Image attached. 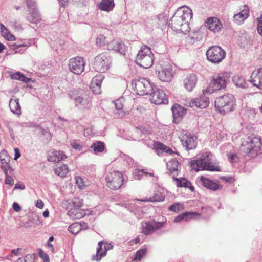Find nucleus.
<instances>
[{
  "instance_id": "4d7b16f0",
  "label": "nucleus",
  "mask_w": 262,
  "mask_h": 262,
  "mask_svg": "<svg viewBox=\"0 0 262 262\" xmlns=\"http://www.w3.org/2000/svg\"><path fill=\"white\" fill-rule=\"evenodd\" d=\"M35 206L37 208L42 209L44 206V203L41 200H38L36 202Z\"/></svg>"
},
{
  "instance_id": "0e129e2a",
  "label": "nucleus",
  "mask_w": 262,
  "mask_h": 262,
  "mask_svg": "<svg viewBox=\"0 0 262 262\" xmlns=\"http://www.w3.org/2000/svg\"><path fill=\"white\" fill-rule=\"evenodd\" d=\"M12 46L13 47V49H17L18 48H19V47H26L27 45L24 43L14 44L13 45H12Z\"/></svg>"
},
{
  "instance_id": "cd10ccee",
  "label": "nucleus",
  "mask_w": 262,
  "mask_h": 262,
  "mask_svg": "<svg viewBox=\"0 0 262 262\" xmlns=\"http://www.w3.org/2000/svg\"><path fill=\"white\" fill-rule=\"evenodd\" d=\"M9 107L14 114L18 115L21 114V108L19 103V99L16 97L11 99L9 101Z\"/></svg>"
},
{
  "instance_id": "aec40b11",
  "label": "nucleus",
  "mask_w": 262,
  "mask_h": 262,
  "mask_svg": "<svg viewBox=\"0 0 262 262\" xmlns=\"http://www.w3.org/2000/svg\"><path fill=\"white\" fill-rule=\"evenodd\" d=\"M104 78V76L101 74H97L93 78L90 87L92 91L95 94H99L101 93V83Z\"/></svg>"
},
{
  "instance_id": "c756f323",
  "label": "nucleus",
  "mask_w": 262,
  "mask_h": 262,
  "mask_svg": "<svg viewBox=\"0 0 262 262\" xmlns=\"http://www.w3.org/2000/svg\"><path fill=\"white\" fill-rule=\"evenodd\" d=\"M75 105L80 109L89 108L91 106V103L88 98H83L80 96L75 98Z\"/></svg>"
},
{
  "instance_id": "6e6552de",
  "label": "nucleus",
  "mask_w": 262,
  "mask_h": 262,
  "mask_svg": "<svg viewBox=\"0 0 262 262\" xmlns=\"http://www.w3.org/2000/svg\"><path fill=\"white\" fill-rule=\"evenodd\" d=\"M111 59L107 53L98 55L94 59L93 68L98 72H105L110 68Z\"/></svg>"
},
{
  "instance_id": "b1692460",
  "label": "nucleus",
  "mask_w": 262,
  "mask_h": 262,
  "mask_svg": "<svg viewBox=\"0 0 262 262\" xmlns=\"http://www.w3.org/2000/svg\"><path fill=\"white\" fill-rule=\"evenodd\" d=\"M67 158V156L62 151H56L54 149L49 151L48 156L49 161L57 162Z\"/></svg>"
},
{
  "instance_id": "2f4dec72",
  "label": "nucleus",
  "mask_w": 262,
  "mask_h": 262,
  "mask_svg": "<svg viewBox=\"0 0 262 262\" xmlns=\"http://www.w3.org/2000/svg\"><path fill=\"white\" fill-rule=\"evenodd\" d=\"M173 179L176 181V185L178 187L189 188L191 191H194V187L191 185V183L186 179L184 178H176L174 176L173 177Z\"/></svg>"
},
{
  "instance_id": "a18cd8bd",
  "label": "nucleus",
  "mask_w": 262,
  "mask_h": 262,
  "mask_svg": "<svg viewBox=\"0 0 262 262\" xmlns=\"http://www.w3.org/2000/svg\"><path fill=\"white\" fill-rule=\"evenodd\" d=\"M183 209V205L180 203H176L171 205L169 207V210L174 212H178L182 210Z\"/></svg>"
},
{
  "instance_id": "2eb2a0df",
  "label": "nucleus",
  "mask_w": 262,
  "mask_h": 262,
  "mask_svg": "<svg viewBox=\"0 0 262 262\" xmlns=\"http://www.w3.org/2000/svg\"><path fill=\"white\" fill-rule=\"evenodd\" d=\"M149 94L151 96V102L155 104H167L168 102L165 93L159 88L154 87L153 91Z\"/></svg>"
},
{
  "instance_id": "052dcab7",
  "label": "nucleus",
  "mask_w": 262,
  "mask_h": 262,
  "mask_svg": "<svg viewBox=\"0 0 262 262\" xmlns=\"http://www.w3.org/2000/svg\"><path fill=\"white\" fill-rule=\"evenodd\" d=\"M25 188V186L23 184H16L15 185L14 189H21L24 190Z\"/></svg>"
},
{
  "instance_id": "774afa93",
  "label": "nucleus",
  "mask_w": 262,
  "mask_h": 262,
  "mask_svg": "<svg viewBox=\"0 0 262 262\" xmlns=\"http://www.w3.org/2000/svg\"><path fill=\"white\" fill-rule=\"evenodd\" d=\"M49 216V212L48 210H45L43 213V216L44 217H48Z\"/></svg>"
},
{
  "instance_id": "39448f33",
  "label": "nucleus",
  "mask_w": 262,
  "mask_h": 262,
  "mask_svg": "<svg viewBox=\"0 0 262 262\" xmlns=\"http://www.w3.org/2000/svg\"><path fill=\"white\" fill-rule=\"evenodd\" d=\"M215 106L219 112L223 114L233 111L235 107L234 96L231 94H227L217 98L215 101Z\"/></svg>"
},
{
  "instance_id": "0eeeda50",
  "label": "nucleus",
  "mask_w": 262,
  "mask_h": 262,
  "mask_svg": "<svg viewBox=\"0 0 262 262\" xmlns=\"http://www.w3.org/2000/svg\"><path fill=\"white\" fill-rule=\"evenodd\" d=\"M132 85L136 93L139 95H148L153 91L154 86L148 79L145 78L133 80Z\"/></svg>"
},
{
  "instance_id": "20e7f679",
  "label": "nucleus",
  "mask_w": 262,
  "mask_h": 262,
  "mask_svg": "<svg viewBox=\"0 0 262 262\" xmlns=\"http://www.w3.org/2000/svg\"><path fill=\"white\" fill-rule=\"evenodd\" d=\"M230 73L227 72L218 73L214 75L208 86L203 91V93H213L224 89L229 82Z\"/></svg>"
},
{
  "instance_id": "58836bf2",
  "label": "nucleus",
  "mask_w": 262,
  "mask_h": 262,
  "mask_svg": "<svg viewBox=\"0 0 262 262\" xmlns=\"http://www.w3.org/2000/svg\"><path fill=\"white\" fill-rule=\"evenodd\" d=\"M82 230L81 223H75L71 224L68 228V230L72 234L76 235Z\"/></svg>"
},
{
  "instance_id": "c9c22d12",
  "label": "nucleus",
  "mask_w": 262,
  "mask_h": 262,
  "mask_svg": "<svg viewBox=\"0 0 262 262\" xmlns=\"http://www.w3.org/2000/svg\"><path fill=\"white\" fill-rule=\"evenodd\" d=\"M0 30L2 35L8 40H14V36L11 34L7 28L2 24L0 23Z\"/></svg>"
},
{
  "instance_id": "4468645a",
  "label": "nucleus",
  "mask_w": 262,
  "mask_h": 262,
  "mask_svg": "<svg viewBox=\"0 0 262 262\" xmlns=\"http://www.w3.org/2000/svg\"><path fill=\"white\" fill-rule=\"evenodd\" d=\"M200 96L196 99H188L185 101V105L188 107H196L200 108H205L207 107L209 104V98L205 95Z\"/></svg>"
},
{
  "instance_id": "423d86ee",
  "label": "nucleus",
  "mask_w": 262,
  "mask_h": 262,
  "mask_svg": "<svg viewBox=\"0 0 262 262\" xmlns=\"http://www.w3.org/2000/svg\"><path fill=\"white\" fill-rule=\"evenodd\" d=\"M136 62L144 69L151 67L154 62V54L149 47L143 46L140 48L136 57Z\"/></svg>"
},
{
  "instance_id": "69168bd1",
  "label": "nucleus",
  "mask_w": 262,
  "mask_h": 262,
  "mask_svg": "<svg viewBox=\"0 0 262 262\" xmlns=\"http://www.w3.org/2000/svg\"><path fill=\"white\" fill-rule=\"evenodd\" d=\"M82 179L81 178H76V182L79 186V187L81 188V183H82Z\"/></svg>"
},
{
  "instance_id": "dca6fc26",
  "label": "nucleus",
  "mask_w": 262,
  "mask_h": 262,
  "mask_svg": "<svg viewBox=\"0 0 262 262\" xmlns=\"http://www.w3.org/2000/svg\"><path fill=\"white\" fill-rule=\"evenodd\" d=\"M164 222L153 221L143 222L141 223L142 233L145 235H149L156 230L164 226Z\"/></svg>"
},
{
  "instance_id": "393cba45",
  "label": "nucleus",
  "mask_w": 262,
  "mask_h": 262,
  "mask_svg": "<svg viewBox=\"0 0 262 262\" xmlns=\"http://www.w3.org/2000/svg\"><path fill=\"white\" fill-rule=\"evenodd\" d=\"M198 81V78L195 74L188 75L184 80V85L185 89L189 92H191L195 86Z\"/></svg>"
},
{
  "instance_id": "bf43d9fd",
  "label": "nucleus",
  "mask_w": 262,
  "mask_h": 262,
  "mask_svg": "<svg viewBox=\"0 0 262 262\" xmlns=\"http://www.w3.org/2000/svg\"><path fill=\"white\" fill-rule=\"evenodd\" d=\"M184 220V216L182 214L178 215L174 220V222L176 223L180 222L181 221Z\"/></svg>"
},
{
  "instance_id": "338daca9",
  "label": "nucleus",
  "mask_w": 262,
  "mask_h": 262,
  "mask_svg": "<svg viewBox=\"0 0 262 262\" xmlns=\"http://www.w3.org/2000/svg\"><path fill=\"white\" fill-rule=\"evenodd\" d=\"M47 245L48 247H49V249L50 251L53 253L54 252V248L53 247V245L50 242H48Z\"/></svg>"
},
{
  "instance_id": "37998d69",
  "label": "nucleus",
  "mask_w": 262,
  "mask_h": 262,
  "mask_svg": "<svg viewBox=\"0 0 262 262\" xmlns=\"http://www.w3.org/2000/svg\"><path fill=\"white\" fill-rule=\"evenodd\" d=\"M184 220L188 221L191 219H196L200 214L196 212H185L183 213Z\"/></svg>"
},
{
  "instance_id": "de8ad7c7",
  "label": "nucleus",
  "mask_w": 262,
  "mask_h": 262,
  "mask_svg": "<svg viewBox=\"0 0 262 262\" xmlns=\"http://www.w3.org/2000/svg\"><path fill=\"white\" fill-rule=\"evenodd\" d=\"M28 11L37 10L36 2L34 0H26Z\"/></svg>"
},
{
  "instance_id": "1a4fd4ad",
  "label": "nucleus",
  "mask_w": 262,
  "mask_h": 262,
  "mask_svg": "<svg viewBox=\"0 0 262 262\" xmlns=\"http://www.w3.org/2000/svg\"><path fill=\"white\" fill-rule=\"evenodd\" d=\"M226 52L220 47L213 46L206 51L207 59L213 63H219L226 57Z\"/></svg>"
},
{
  "instance_id": "7ed1b4c3",
  "label": "nucleus",
  "mask_w": 262,
  "mask_h": 262,
  "mask_svg": "<svg viewBox=\"0 0 262 262\" xmlns=\"http://www.w3.org/2000/svg\"><path fill=\"white\" fill-rule=\"evenodd\" d=\"M261 148L260 137L252 135L244 139L240 146V150L249 158H253L260 152Z\"/></svg>"
},
{
  "instance_id": "6ab92c4d",
  "label": "nucleus",
  "mask_w": 262,
  "mask_h": 262,
  "mask_svg": "<svg viewBox=\"0 0 262 262\" xmlns=\"http://www.w3.org/2000/svg\"><path fill=\"white\" fill-rule=\"evenodd\" d=\"M249 82L253 86L262 89V68L252 73Z\"/></svg>"
},
{
  "instance_id": "4be33fe9",
  "label": "nucleus",
  "mask_w": 262,
  "mask_h": 262,
  "mask_svg": "<svg viewBox=\"0 0 262 262\" xmlns=\"http://www.w3.org/2000/svg\"><path fill=\"white\" fill-rule=\"evenodd\" d=\"M173 117V122L178 123L182 117L186 114V110L180 105L174 104L171 108Z\"/></svg>"
},
{
  "instance_id": "13d9d810",
  "label": "nucleus",
  "mask_w": 262,
  "mask_h": 262,
  "mask_svg": "<svg viewBox=\"0 0 262 262\" xmlns=\"http://www.w3.org/2000/svg\"><path fill=\"white\" fill-rule=\"evenodd\" d=\"M15 156L14 159L15 160H17L21 156L20 151L18 148H15L14 149Z\"/></svg>"
},
{
  "instance_id": "79ce46f5",
  "label": "nucleus",
  "mask_w": 262,
  "mask_h": 262,
  "mask_svg": "<svg viewBox=\"0 0 262 262\" xmlns=\"http://www.w3.org/2000/svg\"><path fill=\"white\" fill-rule=\"evenodd\" d=\"M144 174L145 175L148 174L150 176H154V173L152 172H147L145 171V169L136 170L133 173V176L135 179L140 180Z\"/></svg>"
},
{
  "instance_id": "e2e57ef3",
  "label": "nucleus",
  "mask_w": 262,
  "mask_h": 262,
  "mask_svg": "<svg viewBox=\"0 0 262 262\" xmlns=\"http://www.w3.org/2000/svg\"><path fill=\"white\" fill-rule=\"evenodd\" d=\"M158 148L165 152L167 147L162 143H159L158 145Z\"/></svg>"
},
{
  "instance_id": "412c9836",
  "label": "nucleus",
  "mask_w": 262,
  "mask_h": 262,
  "mask_svg": "<svg viewBox=\"0 0 262 262\" xmlns=\"http://www.w3.org/2000/svg\"><path fill=\"white\" fill-rule=\"evenodd\" d=\"M206 26L213 32H219L222 28L223 25L221 21L216 17H211L206 21Z\"/></svg>"
},
{
  "instance_id": "72a5a7b5",
  "label": "nucleus",
  "mask_w": 262,
  "mask_h": 262,
  "mask_svg": "<svg viewBox=\"0 0 262 262\" xmlns=\"http://www.w3.org/2000/svg\"><path fill=\"white\" fill-rule=\"evenodd\" d=\"M27 19L31 23L37 24L41 20L40 15L38 10L29 11Z\"/></svg>"
},
{
  "instance_id": "864d4df0",
  "label": "nucleus",
  "mask_w": 262,
  "mask_h": 262,
  "mask_svg": "<svg viewBox=\"0 0 262 262\" xmlns=\"http://www.w3.org/2000/svg\"><path fill=\"white\" fill-rule=\"evenodd\" d=\"M5 183L6 184L13 185L14 184L13 179L11 176H9L6 177Z\"/></svg>"
},
{
  "instance_id": "8fccbe9b",
  "label": "nucleus",
  "mask_w": 262,
  "mask_h": 262,
  "mask_svg": "<svg viewBox=\"0 0 262 262\" xmlns=\"http://www.w3.org/2000/svg\"><path fill=\"white\" fill-rule=\"evenodd\" d=\"M71 145L76 150H81L82 149V145L76 141H72Z\"/></svg>"
},
{
  "instance_id": "603ef678",
  "label": "nucleus",
  "mask_w": 262,
  "mask_h": 262,
  "mask_svg": "<svg viewBox=\"0 0 262 262\" xmlns=\"http://www.w3.org/2000/svg\"><path fill=\"white\" fill-rule=\"evenodd\" d=\"M7 154L6 151L3 150L0 152V160L1 161L2 165H4L5 163H8L4 158H2L3 157L6 156Z\"/></svg>"
},
{
  "instance_id": "ddd939ff",
  "label": "nucleus",
  "mask_w": 262,
  "mask_h": 262,
  "mask_svg": "<svg viewBox=\"0 0 262 262\" xmlns=\"http://www.w3.org/2000/svg\"><path fill=\"white\" fill-rule=\"evenodd\" d=\"M85 62L80 57L72 58L69 60V68L71 72L75 74L79 75L84 70Z\"/></svg>"
},
{
  "instance_id": "680f3d73",
  "label": "nucleus",
  "mask_w": 262,
  "mask_h": 262,
  "mask_svg": "<svg viewBox=\"0 0 262 262\" xmlns=\"http://www.w3.org/2000/svg\"><path fill=\"white\" fill-rule=\"evenodd\" d=\"M238 159V157L236 154L232 155L229 158V160L231 162H234Z\"/></svg>"
},
{
  "instance_id": "5fc2aeb1",
  "label": "nucleus",
  "mask_w": 262,
  "mask_h": 262,
  "mask_svg": "<svg viewBox=\"0 0 262 262\" xmlns=\"http://www.w3.org/2000/svg\"><path fill=\"white\" fill-rule=\"evenodd\" d=\"M13 209L17 212H19L21 210V206L16 202H14L12 205Z\"/></svg>"
},
{
  "instance_id": "9b49d317",
  "label": "nucleus",
  "mask_w": 262,
  "mask_h": 262,
  "mask_svg": "<svg viewBox=\"0 0 262 262\" xmlns=\"http://www.w3.org/2000/svg\"><path fill=\"white\" fill-rule=\"evenodd\" d=\"M158 78L163 82H169L173 78L172 69L169 64H160L156 68Z\"/></svg>"
},
{
  "instance_id": "5701e85b",
  "label": "nucleus",
  "mask_w": 262,
  "mask_h": 262,
  "mask_svg": "<svg viewBox=\"0 0 262 262\" xmlns=\"http://www.w3.org/2000/svg\"><path fill=\"white\" fill-rule=\"evenodd\" d=\"M249 16V8L245 5L243 9L233 16V21L237 24H241Z\"/></svg>"
},
{
  "instance_id": "49530a36",
  "label": "nucleus",
  "mask_w": 262,
  "mask_h": 262,
  "mask_svg": "<svg viewBox=\"0 0 262 262\" xmlns=\"http://www.w3.org/2000/svg\"><path fill=\"white\" fill-rule=\"evenodd\" d=\"M106 38L103 35H99L96 38V43L97 46L101 47L105 45Z\"/></svg>"
},
{
  "instance_id": "bb28decb",
  "label": "nucleus",
  "mask_w": 262,
  "mask_h": 262,
  "mask_svg": "<svg viewBox=\"0 0 262 262\" xmlns=\"http://www.w3.org/2000/svg\"><path fill=\"white\" fill-rule=\"evenodd\" d=\"M201 180L203 186L207 189L215 191L222 188V186L219 184L208 179L202 177Z\"/></svg>"
},
{
  "instance_id": "f257e3e1",
  "label": "nucleus",
  "mask_w": 262,
  "mask_h": 262,
  "mask_svg": "<svg viewBox=\"0 0 262 262\" xmlns=\"http://www.w3.org/2000/svg\"><path fill=\"white\" fill-rule=\"evenodd\" d=\"M192 11L189 7H179L169 20V26L176 31H187L189 28V21L192 18Z\"/></svg>"
},
{
  "instance_id": "c85d7f7f",
  "label": "nucleus",
  "mask_w": 262,
  "mask_h": 262,
  "mask_svg": "<svg viewBox=\"0 0 262 262\" xmlns=\"http://www.w3.org/2000/svg\"><path fill=\"white\" fill-rule=\"evenodd\" d=\"M115 6L114 0H102L98 5V8L102 11L110 12Z\"/></svg>"
},
{
  "instance_id": "473e14b6",
  "label": "nucleus",
  "mask_w": 262,
  "mask_h": 262,
  "mask_svg": "<svg viewBox=\"0 0 262 262\" xmlns=\"http://www.w3.org/2000/svg\"><path fill=\"white\" fill-rule=\"evenodd\" d=\"M180 163L176 159H171L167 163V167L170 173L178 175Z\"/></svg>"
},
{
  "instance_id": "f8f14e48",
  "label": "nucleus",
  "mask_w": 262,
  "mask_h": 262,
  "mask_svg": "<svg viewBox=\"0 0 262 262\" xmlns=\"http://www.w3.org/2000/svg\"><path fill=\"white\" fill-rule=\"evenodd\" d=\"M113 245L105 241H101L98 243V247L95 255L93 256L92 259L99 261L103 257L106 255L107 252L112 249Z\"/></svg>"
},
{
  "instance_id": "c03bdc74",
  "label": "nucleus",
  "mask_w": 262,
  "mask_h": 262,
  "mask_svg": "<svg viewBox=\"0 0 262 262\" xmlns=\"http://www.w3.org/2000/svg\"><path fill=\"white\" fill-rule=\"evenodd\" d=\"M147 253L146 248H142L138 250L136 252L135 258L134 259V260H140Z\"/></svg>"
},
{
  "instance_id": "9d476101",
  "label": "nucleus",
  "mask_w": 262,
  "mask_h": 262,
  "mask_svg": "<svg viewBox=\"0 0 262 262\" xmlns=\"http://www.w3.org/2000/svg\"><path fill=\"white\" fill-rule=\"evenodd\" d=\"M107 186L111 189L116 190L120 188L123 184L122 173L118 171H114L106 175Z\"/></svg>"
},
{
  "instance_id": "6e6d98bb",
  "label": "nucleus",
  "mask_w": 262,
  "mask_h": 262,
  "mask_svg": "<svg viewBox=\"0 0 262 262\" xmlns=\"http://www.w3.org/2000/svg\"><path fill=\"white\" fill-rule=\"evenodd\" d=\"M10 168V167L9 166V165L8 163H6L5 164V165H2L1 166V168L3 170V171L4 172L5 175H6V177L7 176H8V170H7V168Z\"/></svg>"
},
{
  "instance_id": "e433bc0d",
  "label": "nucleus",
  "mask_w": 262,
  "mask_h": 262,
  "mask_svg": "<svg viewBox=\"0 0 262 262\" xmlns=\"http://www.w3.org/2000/svg\"><path fill=\"white\" fill-rule=\"evenodd\" d=\"M123 102L124 99L123 98H120L114 102L116 109L118 111H120V112H118L116 114V115L117 114L118 116L119 117H123L125 115V112L121 111L123 107Z\"/></svg>"
},
{
  "instance_id": "a878e982",
  "label": "nucleus",
  "mask_w": 262,
  "mask_h": 262,
  "mask_svg": "<svg viewBox=\"0 0 262 262\" xmlns=\"http://www.w3.org/2000/svg\"><path fill=\"white\" fill-rule=\"evenodd\" d=\"M162 191H161L160 190H157L155 191L153 196L149 197L148 199L144 198L141 200H139V201L142 202H162L164 201L165 199V194H164V190L161 189Z\"/></svg>"
},
{
  "instance_id": "ea45409f",
  "label": "nucleus",
  "mask_w": 262,
  "mask_h": 262,
  "mask_svg": "<svg viewBox=\"0 0 262 262\" xmlns=\"http://www.w3.org/2000/svg\"><path fill=\"white\" fill-rule=\"evenodd\" d=\"M11 77L13 79L20 80L25 83H28L31 80L30 78L26 77L25 75L21 74L19 72L11 75Z\"/></svg>"
},
{
  "instance_id": "f03ea898",
  "label": "nucleus",
  "mask_w": 262,
  "mask_h": 262,
  "mask_svg": "<svg viewBox=\"0 0 262 262\" xmlns=\"http://www.w3.org/2000/svg\"><path fill=\"white\" fill-rule=\"evenodd\" d=\"M212 158L213 155L210 151L203 150L200 153V157L197 160L191 162L190 167L195 171L203 170L220 171L219 166L211 164Z\"/></svg>"
},
{
  "instance_id": "a19ab883",
  "label": "nucleus",
  "mask_w": 262,
  "mask_h": 262,
  "mask_svg": "<svg viewBox=\"0 0 262 262\" xmlns=\"http://www.w3.org/2000/svg\"><path fill=\"white\" fill-rule=\"evenodd\" d=\"M104 144L100 141H97L94 143L91 146V148L93 149L95 153L102 152L104 149Z\"/></svg>"
},
{
  "instance_id": "4c0bfd02",
  "label": "nucleus",
  "mask_w": 262,
  "mask_h": 262,
  "mask_svg": "<svg viewBox=\"0 0 262 262\" xmlns=\"http://www.w3.org/2000/svg\"><path fill=\"white\" fill-rule=\"evenodd\" d=\"M69 205L71 207V209L72 210L73 208L76 209L78 208L82 205V201L79 198H73L70 202H69ZM74 212H76L77 210L72 211V213H74Z\"/></svg>"
},
{
  "instance_id": "7c9ffc66",
  "label": "nucleus",
  "mask_w": 262,
  "mask_h": 262,
  "mask_svg": "<svg viewBox=\"0 0 262 262\" xmlns=\"http://www.w3.org/2000/svg\"><path fill=\"white\" fill-rule=\"evenodd\" d=\"M232 81L236 87L245 89L248 86V83L246 82L245 78L238 75H235L232 77Z\"/></svg>"
},
{
  "instance_id": "f3484780",
  "label": "nucleus",
  "mask_w": 262,
  "mask_h": 262,
  "mask_svg": "<svg viewBox=\"0 0 262 262\" xmlns=\"http://www.w3.org/2000/svg\"><path fill=\"white\" fill-rule=\"evenodd\" d=\"M179 138L183 147H185L187 150H191L196 147L195 137L191 134L183 133Z\"/></svg>"
},
{
  "instance_id": "a211bd4d",
  "label": "nucleus",
  "mask_w": 262,
  "mask_h": 262,
  "mask_svg": "<svg viewBox=\"0 0 262 262\" xmlns=\"http://www.w3.org/2000/svg\"><path fill=\"white\" fill-rule=\"evenodd\" d=\"M107 49L124 55L126 51V47L124 42L119 39H113L107 43Z\"/></svg>"
},
{
  "instance_id": "f704fd0d",
  "label": "nucleus",
  "mask_w": 262,
  "mask_h": 262,
  "mask_svg": "<svg viewBox=\"0 0 262 262\" xmlns=\"http://www.w3.org/2000/svg\"><path fill=\"white\" fill-rule=\"evenodd\" d=\"M54 172L56 174L64 177L69 172L68 167L66 165L59 164L58 166L54 168Z\"/></svg>"
},
{
  "instance_id": "09e8293b",
  "label": "nucleus",
  "mask_w": 262,
  "mask_h": 262,
  "mask_svg": "<svg viewBox=\"0 0 262 262\" xmlns=\"http://www.w3.org/2000/svg\"><path fill=\"white\" fill-rule=\"evenodd\" d=\"M38 254L39 257L43 259V262H49V256L47 253H45L43 251L40 249Z\"/></svg>"
},
{
  "instance_id": "3c124183",
  "label": "nucleus",
  "mask_w": 262,
  "mask_h": 262,
  "mask_svg": "<svg viewBox=\"0 0 262 262\" xmlns=\"http://www.w3.org/2000/svg\"><path fill=\"white\" fill-rule=\"evenodd\" d=\"M257 31L260 35L262 36V14L260 17L257 18Z\"/></svg>"
}]
</instances>
